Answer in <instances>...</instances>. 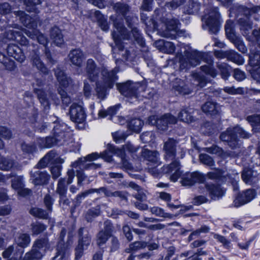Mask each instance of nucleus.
I'll list each match as a JSON object with an SVG mask.
<instances>
[{"instance_id": "f257e3e1", "label": "nucleus", "mask_w": 260, "mask_h": 260, "mask_svg": "<svg viewBox=\"0 0 260 260\" xmlns=\"http://www.w3.org/2000/svg\"><path fill=\"white\" fill-rule=\"evenodd\" d=\"M17 17H19L20 21L23 24L29 29H25V34L32 39L37 38L38 42L43 45H46L47 43V39L38 29V18H32L26 15L23 11H18L14 12Z\"/></svg>"}, {"instance_id": "f03ea898", "label": "nucleus", "mask_w": 260, "mask_h": 260, "mask_svg": "<svg viewBox=\"0 0 260 260\" xmlns=\"http://www.w3.org/2000/svg\"><path fill=\"white\" fill-rule=\"evenodd\" d=\"M117 72L118 70L116 68L110 71L106 68L103 69L102 75L104 83L103 84L102 81H98L96 83L95 91L98 99L103 100L106 98L107 95L106 89L113 87L117 78L116 75Z\"/></svg>"}, {"instance_id": "7ed1b4c3", "label": "nucleus", "mask_w": 260, "mask_h": 260, "mask_svg": "<svg viewBox=\"0 0 260 260\" xmlns=\"http://www.w3.org/2000/svg\"><path fill=\"white\" fill-rule=\"evenodd\" d=\"M238 135L242 138H249L251 135L243 128L237 125L234 127H229L226 131L220 135V139L228 143L229 145L232 148L238 145Z\"/></svg>"}, {"instance_id": "20e7f679", "label": "nucleus", "mask_w": 260, "mask_h": 260, "mask_svg": "<svg viewBox=\"0 0 260 260\" xmlns=\"http://www.w3.org/2000/svg\"><path fill=\"white\" fill-rule=\"evenodd\" d=\"M219 14L217 8L207 10L202 18V27L208 29L211 34H216L219 29Z\"/></svg>"}, {"instance_id": "39448f33", "label": "nucleus", "mask_w": 260, "mask_h": 260, "mask_svg": "<svg viewBox=\"0 0 260 260\" xmlns=\"http://www.w3.org/2000/svg\"><path fill=\"white\" fill-rule=\"evenodd\" d=\"M205 54L193 50L188 48L184 52L183 55H180L179 62L181 69H185L189 67H195L198 65L202 60Z\"/></svg>"}, {"instance_id": "423d86ee", "label": "nucleus", "mask_w": 260, "mask_h": 260, "mask_svg": "<svg viewBox=\"0 0 260 260\" xmlns=\"http://www.w3.org/2000/svg\"><path fill=\"white\" fill-rule=\"evenodd\" d=\"M117 88L122 94L128 98V102L133 103L137 101L139 93L144 89L145 86L127 81L118 84Z\"/></svg>"}, {"instance_id": "0eeeda50", "label": "nucleus", "mask_w": 260, "mask_h": 260, "mask_svg": "<svg viewBox=\"0 0 260 260\" xmlns=\"http://www.w3.org/2000/svg\"><path fill=\"white\" fill-rule=\"evenodd\" d=\"M110 19L113 21L114 29L112 32V37L117 48L121 51L123 49V46L121 42V40H128L129 35L123 24L115 16H111Z\"/></svg>"}, {"instance_id": "6e6552de", "label": "nucleus", "mask_w": 260, "mask_h": 260, "mask_svg": "<svg viewBox=\"0 0 260 260\" xmlns=\"http://www.w3.org/2000/svg\"><path fill=\"white\" fill-rule=\"evenodd\" d=\"M109 152L117 155L121 158L123 168L125 170H130L132 169L133 167L127 160L125 158V152L121 149L116 148L111 144H108L107 149L104 151L102 154V157L104 158L107 161L110 162L112 160V156L109 154Z\"/></svg>"}, {"instance_id": "1a4fd4ad", "label": "nucleus", "mask_w": 260, "mask_h": 260, "mask_svg": "<svg viewBox=\"0 0 260 260\" xmlns=\"http://www.w3.org/2000/svg\"><path fill=\"white\" fill-rule=\"evenodd\" d=\"M48 248V241L47 239H38L35 242L31 250L25 254L24 259L31 260L35 258H41L46 249Z\"/></svg>"}, {"instance_id": "9d476101", "label": "nucleus", "mask_w": 260, "mask_h": 260, "mask_svg": "<svg viewBox=\"0 0 260 260\" xmlns=\"http://www.w3.org/2000/svg\"><path fill=\"white\" fill-rule=\"evenodd\" d=\"M79 238L78 245L76 248V258H80L83 251L87 248L91 242V236L84 228H80L78 232Z\"/></svg>"}, {"instance_id": "9b49d317", "label": "nucleus", "mask_w": 260, "mask_h": 260, "mask_svg": "<svg viewBox=\"0 0 260 260\" xmlns=\"http://www.w3.org/2000/svg\"><path fill=\"white\" fill-rule=\"evenodd\" d=\"M225 30L227 37L235 45L236 48L242 53H245L247 51V48L243 41L235 35L233 28V23L231 20L226 21L225 25Z\"/></svg>"}, {"instance_id": "f8f14e48", "label": "nucleus", "mask_w": 260, "mask_h": 260, "mask_svg": "<svg viewBox=\"0 0 260 260\" xmlns=\"http://www.w3.org/2000/svg\"><path fill=\"white\" fill-rule=\"evenodd\" d=\"M205 180V176L199 172L186 173L182 175L181 183L183 186H191L197 183H203Z\"/></svg>"}, {"instance_id": "ddd939ff", "label": "nucleus", "mask_w": 260, "mask_h": 260, "mask_svg": "<svg viewBox=\"0 0 260 260\" xmlns=\"http://www.w3.org/2000/svg\"><path fill=\"white\" fill-rule=\"evenodd\" d=\"M180 169L179 161L175 160L170 164L164 166L161 168V172L165 174H170L171 180L173 182H176L181 176L182 172Z\"/></svg>"}, {"instance_id": "4468645a", "label": "nucleus", "mask_w": 260, "mask_h": 260, "mask_svg": "<svg viewBox=\"0 0 260 260\" xmlns=\"http://www.w3.org/2000/svg\"><path fill=\"white\" fill-rule=\"evenodd\" d=\"M113 8L117 14L125 17V20L129 27L132 26V22L137 18L131 15L129 6L124 3H117L113 5Z\"/></svg>"}, {"instance_id": "2eb2a0df", "label": "nucleus", "mask_w": 260, "mask_h": 260, "mask_svg": "<svg viewBox=\"0 0 260 260\" xmlns=\"http://www.w3.org/2000/svg\"><path fill=\"white\" fill-rule=\"evenodd\" d=\"M36 93L45 111H48L50 109L51 101H53L55 104H58L59 100L56 95L52 93L47 94L44 91L41 89H36Z\"/></svg>"}, {"instance_id": "dca6fc26", "label": "nucleus", "mask_w": 260, "mask_h": 260, "mask_svg": "<svg viewBox=\"0 0 260 260\" xmlns=\"http://www.w3.org/2000/svg\"><path fill=\"white\" fill-rule=\"evenodd\" d=\"M255 196L256 192L254 189H247L236 197L233 202L234 205L236 207H239L250 202Z\"/></svg>"}, {"instance_id": "f3484780", "label": "nucleus", "mask_w": 260, "mask_h": 260, "mask_svg": "<svg viewBox=\"0 0 260 260\" xmlns=\"http://www.w3.org/2000/svg\"><path fill=\"white\" fill-rule=\"evenodd\" d=\"M70 118L72 121L77 123L84 121L86 117L85 112L81 105L73 104L70 107Z\"/></svg>"}, {"instance_id": "a211bd4d", "label": "nucleus", "mask_w": 260, "mask_h": 260, "mask_svg": "<svg viewBox=\"0 0 260 260\" xmlns=\"http://www.w3.org/2000/svg\"><path fill=\"white\" fill-rule=\"evenodd\" d=\"M177 142L172 138L164 143L163 149L165 152L164 158L166 160L173 159L176 155Z\"/></svg>"}, {"instance_id": "6ab92c4d", "label": "nucleus", "mask_w": 260, "mask_h": 260, "mask_svg": "<svg viewBox=\"0 0 260 260\" xmlns=\"http://www.w3.org/2000/svg\"><path fill=\"white\" fill-rule=\"evenodd\" d=\"M200 191L201 193L208 194L212 199L221 197L224 193L219 185L213 184H206L205 188H200Z\"/></svg>"}, {"instance_id": "aec40b11", "label": "nucleus", "mask_w": 260, "mask_h": 260, "mask_svg": "<svg viewBox=\"0 0 260 260\" xmlns=\"http://www.w3.org/2000/svg\"><path fill=\"white\" fill-rule=\"evenodd\" d=\"M200 191L201 193L208 194L212 199L221 197L224 193L219 185L213 184H206L205 188H200Z\"/></svg>"}, {"instance_id": "412c9836", "label": "nucleus", "mask_w": 260, "mask_h": 260, "mask_svg": "<svg viewBox=\"0 0 260 260\" xmlns=\"http://www.w3.org/2000/svg\"><path fill=\"white\" fill-rule=\"evenodd\" d=\"M178 24V21L177 19L167 20L165 22L166 29L161 32L162 36L166 38L174 39L177 30Z\"/></svg>"}, {"instance_id": "4be33fe9", "label": "nucleus", "mask_w": 260, "mask_h": 260, "mask_svg": "<svg viewBox=\"0 0 260 260\" xmlns=\"http://www.w3.org/2000/svg\"><path fill=\"white\" fill-rule=\"evenodd\" d=\"M30 63L32 67L35 68L39 72L44 74H48L49 70L42 60L38 51H34L30 56Z\"/></svg>"}, {"instance_id": "5701e85b", "label": "nucleus", "mask_w": 260, "mask_h": 260, "mask_svg": "<svg viewBox=\"0 0 260 260\" xmlns=\"http://www.w3.org/2000/svg\"><path fill=\"white\" fill-rule=\"evenodd\" d=\"M86 75L91 81H96L99 77L100 70L97 68L95 62L92 59H88L86 66Z\"/></svg>"}, {"instance_id": "b1692460", "label": "nucleus", "mask_w": 260, "mask_h": 260, "mask_svg": "<svg viewBox=\"0 0 260 260\" xmlns=\"http://www.w3.org/2000/svg\"><path fill=\"white\" fill-rule=\"evenodd\" d=\"M68 57L73 65L79 67L82 66L83 61L85 58L84 53L80 49L72 50L70 52Z\"/></svg>"}, {"instance_id": "393cba45", "label": "nucleus", "mask_w": 260, "mask_h": 260, "mask_svg": "<svg viewBox=\"0 0 260 260\" xmlns=\"http://www.w3.org/2000/svg\"><path fill=\"white\" fill-rule=\"evenodd\" d=\"M53 130L54 132V137L46 138L45 144L44 146H46V148H50L56 144L58 142L61 141L62 139L65 136V133L62 131H59V126L56 125L54 126Z\"/></svg>"}, {"instance_id": "a878e982", "label": "nucleus", "mask_w": 260, "mask_h": 260, "mask_svg": "<svg viewBox=\"0 0 260 260\" xmlns=\"http://www.w3.org/2000/svg\"><path fill=\"white\" fill-rule=\"evenodd\" d=\"M7 52L9 56L13 57L20 62H23L25 59V56L22 50L17 45L10 44L7 47Z\"/></svg>"}, {"instance_id": "bb28decb", "label": "nucleus", "mask_w": 260, "mask_h": 260, "mask_svg": "<svg viewBox=\"0 0 260 260\" xmlns=\"http://www.w3.org/2000/svg\"><path fill=\"white\" fill-rule=\"evenodd\" d=\"M176 122L177 119L174 116L166 114L157 120V128L161 131H165L167 129L169 124H175Z\"/></svg>"}, {"instance_id": "cd10ccee", "label": "nucleus", "mask_w": 260, "mask_h": 260, "mask_svg": "<svg viewBox=\"0 0 260 260\" xmlns=\"http://www.w3.org/2000/svg\"><path fill=\"white\" fill-rule=\"evenodd\" d=\"M119 109L118 106H114L109 108L107 111L101 110L99 112V116L101 118H104L107 115H109L112 117L111 119L113 120L115 122H117V119L119 120V122L122 124V122L124 121V119L122 117L119 116L113 117Z\"/></svg>"}, {"instance_id": "c85d7f7f", "label": "nucleus", "mask_w": 260, "mask_h": 260, "mask_svg": "<svg viewBox=\"0 0 260 260\" xmlns=\"http://www.w3.org/2000/svg\"><path fill=\"white\" fill-rule=\"evenodd\" d=\"M67 189V188L66 185V179L62 178L59 179L57 183L56 192L59 195L60 202H63V204H69V200L65 199L66 197Z\"/></svg>"}, {"instance_id": "c756f323", "label": "nucleus", "mask_w": 260, "mask_h": 260, "mask_svg": "<svg viewBox=\"0 0 260 260\" xmlns=\"http://www.w3.org/2000/svg\"><path fill=\"white\" fill-rule=\"evenodd\" d=\"M142 155L147 161L152 165H156L157 166L159 165L158 162V153L156 151H152L146 149L142 150Z\"/></svg>"}, {"instance_id": "7c9ffc66", "label": "nucleus", "mask_w": 260, "mask_h": 260, "mask_svg": "<svg viewBox=\"0 0 260 260\" xmlns=\"http://www.w3.org/2000/svg\"><path fill=\"white\" fill-rule=\"evenodd\" d=\"M200 8V4L197 1L188 0L187 4L183 8L184 14L192 15L198 12Z\"/></svg>"}, {"instance_id": "2f4dec72", "label": "nucleus", "mask_w": 260, "mask_h": 260, "mask_svg": "<svg viewBox=\"0 0 260 260\" xmlns=\"http://www.w3.org/2000/svg\"><path fill=\"white\" fill-rule=\"evenodd\" d=\"M50 36L54 44L60 46L64 43V40L61 30L57 27L54 26L50 30Z\"/></svg>"}, {"instance_id": "473e14b6", "label": "nucleus", "mask_w": 260, "mask_h": 260, "mask_svg": "<svg viewBox=\"0 0 260 260\" xmlns=\"http://www.w3.org/2000/svg\"><path fill=\"white\" fill-rule=\"evenodd\" d=\"M50 178V176L46 172L37 171L35 173L32 183L36 185H44L46 184Z\"/></svg>"}, {"instance_id": "72a5a7b5", "label": "nucleus", "mask_w": 260, "mask_h": 260, "mask_svg": "<svg viewBox=\"0 0 260 260\" xmlns=\"http://www.w3.org/2000/svg\"><path fill=\"white\" fill-rule=\"evenodd\" d=\"M220 110V106L213 102H207L202 106L203 111L211 115L218 114Z\"/></svg>"}, {"instance_id": "f704fd0d", "label": "nucleus", "mask_w": 260, "mask_h": 260, "mask_svg": "<svg viewBox=\"0 0 260 260\" xmlns=\"http://www.w3.org/2000/svg\"><path fill=\"white\" fill-rule=\"evenodd\" d=\"M193 110L190 108L182 109L178 114V118L182 121L186 123H191L194 121L192 115Z\"/></svg>"}, {"instance_id": "c9c22d12", "label": "nucleus", "mask_w": 260, "mask_h": 260, "mask_svg": "<svg viewBox=\"0 0 260 260\" xmlns=\"http://www.w3.org/2000/svg\"><path fill=\"white\" fill-rule=\"evenodd\" d=\"M256 173L253 170L245 168L243 171L242 178L243 181L249 184H251L256 181Z\"/></svg>"}, {"instance_id": "e433bc0d", "label": "nucleus", "mask_w": 260, "mask_h": 260, "mask_svg": "<svg viewBox=\"0 0 260 260\" xmlns=\"http://www.w3.org/2000/svg\"><path fill=\"white\" fill-rule=\"evenodd\" d=\"M249 64L253 67H260V51L251 50L249 55Z\"/></svg>"}, {"instance_id": "4c0bfd02", "label": "nucleus", "mask_w": 260, "mask_h": 260, "mask_svg": "<svg viewBox=\"0 0 260 260\" xmlns=\"http://www.w3.org/2000/svg\"><path fill=\"white\" fill-rule=\"evenodd\" d=\"M128 186L137 191V192L133 196L138 200L144 201L146 200V195L144 191L137 184L133 182H130Z\"/></svg>"}, {"instance_id": "58836bf2", "label": "nucleus", "mask_w": 260, "mask_h": 260, "mask_svg": "<svg viewBox=\"0 0 260 260\" xmlns=\"http://www.w3.org/2000/svg\"><path fill=\"white\" fill-rule=\"evenodd\" d=\"M155 44L158 47H162V49L167 53H173L175 51V47L172 42H165L163 40H161L156 41Z\"/></svg>"}, {"instance_id": "ea45409f", "label": "nucleus", "mask_w": 260, "mask_h": 260, "mask_svg": "<svg viewBox=\"0 0 260 260\" xmlns=\"http://www.w3.org/2000/svg\"><path fill=\"white\" fill-rule=\"evenodd\" d=\"M57 81L59 84L63 87L67 86L70 82V79L68 78L64 73L59 69H57L55 72Z\"/></svg>"}, {"instance_id": "a19ab883", "label": "nucleus", "mask_w": 260, "mask_h": 260, "mask_svg": "<svg viewBox=\"0 0 260 260\" xmlns=\"http://www.w3.org/2000/svg\"><path fill=\"white\" fill-rule=\"evenodd\" d=\"M246 120L251 124L253 129L257 131L260 129V114H253L248 116Z\"/></svg>"}, {"instance_id": "79ce46f5", "label": "nucleus", "mask_w": 260, "mask_h": 260, "mask_svg": "<svg viewBox=\"0 0 260 260\" xmlns=\"http://www.w3.org/2000/svg\"><path fill=\"white\" fill-rule=\"evenodd\" d=\"M217 67L219 70L222 78L225 80L230 76L231 68L226 63L218 62Z\"/></svg>"}, {"instance_id": "37998d69", "label": "nucleus", "mask_w": 260, "mask_h": 260, "mask_svg": "<svg viewBox=\"0 0 260 260\" xmlns=\"http://www.w3.org/2000/svg\"><path fill=\"white\" fill-rule=\"evenodd\" d=\"M56 153L53 151L49 152L37 164L38 167L44 168L54 158Z\"/></svg>"}, {"instance_id": "c03bdc74", "label": "nucleus", "mask_w": 260, "mask_h": 260, "mask_svg": "<svg viewBox=\"0 0 260 260\" xmlns=\"http://www.w3.org/2000/svg\"><path fill=\"white\" fill-rule=\"evenodd\" d=\"M94 15L101 29L104 31H107L109 29V26L106 19L99 11H96L94 12Z\"/></svg>"}, {"instance_id": "a18cd8bd", "label": "nucleus", "mask_w": 260, "mask_h": 260, "mask_svg": "<svg viewBox=\"0 0 260 260\" xmlns=\"http://www.w3.org/2000/svg\"><path fill=\"white\" fill-rule=\"evenodd\" d=\"M228 59L238 65H242L244 62L243 57L233 50H230Z\"/></svg>"}, {"instance_id": "49530a36", "label": "nucleus", "mask_w": 260, "mask_h": 260, "mask_svg": "<svg viewBox=\"0 0 260 260\" xmlns=\"http://www.w3.org/2000/svg\"><path fill=\"white\" fill-rule=\"evenodd\" d=\"M30 241V237L26 234H20L18 237L15 239V242L17 245L22 247L27 246Z\"/></svg>"}, {"instance_id": "de8ad7c7", "label": "nucleus", "mask_w": 260, "mask_h": 260, "mask_svg": "<svg viewBox=\"0 0 260 260\" xmlns=\"http://www.w3.org/2000/svg\"><path fill=\"white\" fill-rule=\"evenodd\" d=\"M24 5L26 6V9L29 12H34L36 13L39 11L36 8V6L40 5L41 1L40 0H22Z\"/></svg>"}, {"instance_id": "09e8293b", "label": "nucleus", "mask_w": 260, "mask_h": 260, "mask_svg": "<svg viewBox=\"0 0 260 260\" xmlns=\"http://www.w3.org/2000/svg\"><path fill=\"white\" fill-rule=\"evenodd\" d=\"M143 125V121L138 118L131 120L128 123L129 128L136 133H139Z\"/></svg>"}, {"instance_id": "8fccbe9b", "label": "nucleus", "mask_w": 260, "mask_h": 260, "mask_svg": "<svg viewBox=\"0 0 260 260\" xmlns=\"http://www.w3.org/2000/svg\"><path fill=\"white\" fill-rule=\"evenodd\" d=\"M12 187L18 191L24 187V179L23 176H17L12 180Z\"/></svg>"}, {"instance_id": "3c124183", "label": "nucleus", "mask_w": 260, "mask_h": 260, "mask_svg": "<svg viewBox=\"0 0 260 260\" xmlns=\"http://www.w3.org/2000/svg\"><path fill=\"white\" fill-rule=\"evenodd\" d=\"M32 215L42 219H47L49 216V213L47 211L38 208H33L29 211Z\"/></svg>"}, {"instance_id": "603ef678", "label": "nucleus", "mask_w": 260, "mask_h": 260, "mask_svg": "<svg viewBox=\"0 0 260 260\" xmlns=\"http://www.w3.org/2000/svg\"><path fill=\"white\" fill-rule=\"evenodd\" d=\"M99 157H100V156L99 155V154L97 153H92L91 154H88L85 157L79 158L77 161L74 162L72 164V166L75 168L77 167L78 166V164L79 162H86V161L91 162L92 161H93V160L96 159Z\"/></svg>"}, {"instance_id": "864d4df0", "label": "nucleus", "mask_w": 260, "mask_h": 260, "mask_svg": "<svg viewBox=\"0 0 260 260\" xmlns=\"http://www.w3.org/2000/svg\"><path fill=\"white\" fill-rule=\"evenodd\" d=\"M14 165V162L12 160L0 157V169L8 171L10 170Z\"/></svg>"}, {"instance_id": "5fc2aeb1", "label": "nucleus", "mask_w": 260, "mask_h": 260, "mask_svg": "<svg viewBox=\"0 0 260 260\" xmlns=\"http://www.w3.org/2000/svg\"><path fill=\"white\" fill-rule=\"evenodd\" d=\"M46 229V226L40 222H36L31 224V231L33 235H39Z\"/></svg>"}, {"instance_id": "6e6d98bb", "label": "nucleus", "mask_w": 260, "mask_h": 260, "mask_svg": "<svg viewBox=\"0 0 260 260\" xmlns=\"http://www.w3.org/2000/svg\"><path fill=\"white\" fill-rule=\"evenodd\" d=\"M213 238L217 240L218 242L221 243L225 248L228 250L230 249L231 247V242L225 237L215 233L213 234Z\"/></svg>"}, {"instance_id": "4d7b16f0", "label": "nucleus", "mask_w": 260, "mask_h": 260, "mask_svg": "<svg viewBox=\"0 0 260 260\" xmlns=\"http://www.w3.org/2000/svg\"><path fill=\"white\" fill-rule=\"evenodd\" d=\"M111 236L103 231H101L99 232L96 236V244L98 246H101L105 244L108 239Z\"/></svg>"}, {"instance_id": "13d9d810", "label": "nucleus", "mask_w": 260, "mask_h": 260, "mask_svg": "<svg viewBox=\"0 0 260 260\" xmlns=\"http://www.w3.org/2000/svg\"><path fill=\"white\" fill-rule=\"evenodd\" d=\"M206 176L210 179L223 181V172L220 170H215L212 172H208Z\"/></svg>"}, {"instance_id": "bf43d9fd", "label": "nucleus", "mask_w": 260, "mask_h": 260, "mask_svg": "<svg viewBox=\"0 0 260 260\" xmlns=\"http://www.w3.org/2000/svg\"><path fill=\"white\" fill-rule=\"evenodd\" d=\"M146 243L144 242L136 241L129 245V248L126 249L127 252L137 251L146 247Z\"/></svg>"}, {"instance_id": "052dcab7", "label": "nucleus", "mask_w": 260, "mask_h": 260, "mask_svg": "<svg viewBox=\"0 0 260 260\" xmlns=\"http://www.w3.org/2000/svg\"><path fill=\"white\" fill-rule=\"evenodd\" d=\"M16 29L9 30L5 34V37L9 40L16 41L18 38V35L19 34L20 28H16Z\"/></svg>"}, {"instance_id": "680f3d73", "label": "nucleus", "mask_w": 260, "mask_h": 260, "mask_svg": "<svg viewBox=\"0 0 260 260\" xmlns=\"http://www.w3.org/2000/svg\"><path fill=\"white\" fill-rule=\"evenodd\" d=\"M100 214V209L97 208H91L89 209L85 214V218L87 221H91L92 219Z\"/></svg>"}, {"instance_id": "e2e57ef3", "label": "nucleus", "mask_w": 260, "mask_h": 260, "mask_svg": "<svg viewBox=\"0 0 260 260\" xmlns=\"http://www.w3.org/2000/svg\"><path fill=\"white\" fill-rule=\"evenodd\" d=\"M200 161L204 165L210 167L213 166L215 162L213 158L206 154H201L199 156Z\"/></svg>"}, {"instance_id": "0e129e2a", "label": "nucleus", "mask_w": 260, "mask_h": 260, "mask_svg": "<svg viewBox=\"0 0 260 260\" xmlns=\"http://www.w3.org/2000/svg\"><path fill=\"white\" fill-rule=\"evenodd\" d=\"M132 32L135 40L141 46H143L145 42L138 29L136 27L133 28Z\"/></svg>"}, {"instance_id": "69168bd1", "label": "nucleus", "mask_w": 260, "mask_h": 260, "mask_svg": "<svg viewBox=\"0 0 260 260\" xmlns=\"http://www.w3.org/2000/svg\"><path fill=\"white\" fill-rule=\"evenodd\" d=\"M94 192H95V190L94 189H90L87 190H85L84 192H82L80 193H79L75 199L76 200V205H80V204L81 203L82 201L88 195L91 193H93Z\"/></svg>"}, {"instance_id": "338daca9", "label": "nucleus", "mask_w": 260, "mask_h": 260, "mask_svg": "<svg viewBox=\"0 0 260 260\" xmlns=\"http://www.w3.org/2000/svg\"><path fill=\"white\" fill-rule=\"evenodd\" d=\"M153 214L161 217H169V214L165 213L163 209L158 207H153L150 210Z\"/></svg>"}, {"instance_id": "774afa93", "label": "nucleus", "mask_w": 260, "mask_h": 260, "mask_svg": "<svg viewBox=\"0 0 260 260\" xmlns=\"http://www.w3.org/2000/svg\"><path fill=\"white\" fill-rule=\"evenodd\" d=\"M201 70L203 72H205L206 74L209 75L212 77H214L216 75V72L212 67V64H209L208 65L202 66Z\"/></svg>"}]
</instances>
